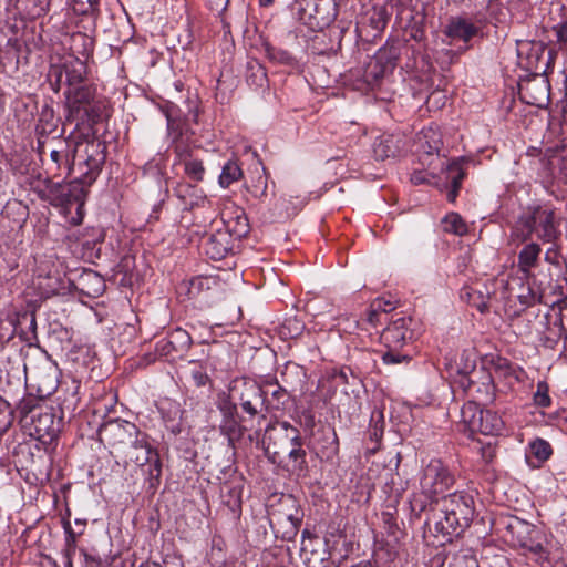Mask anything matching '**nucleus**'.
Here are the masks:
<instances>
[{
    "instance_id": "16",
    "label": "nucleus",
    "mask_w": 567,
    "mask_h": 567,
    "mask_svg": "<svg viewBox=\"0 0 567 567\" xmlns=\"http://www.w3.org/2000/svg\"><path fill=\"white\" fill-rule=\"evenodd\" d=\"M520 100L539 109L547 107L550 102V83L543 74H535L519 84Z\"/></svg>"
},
{
    "instance_id": "17",
    "label": "nucleus",
    "mask_w": 567,
    "mask_h": 567,
    "mask_svg": "<svg viewBox=\"0 0 567 567\" xmlns=\"http://www.w3.org/2000/svg\"><path fill=\"white\" fill-rule=\"evenodd\" d=\"M303 516V509L298 499L291 494H282L268 508L270 525H282L287 520L302 523Z\"/></svg>"
},
{
    "instance_id": "34",
    "label": "nucleus",
    "mask_w": 567,
    "mask_h": 567,
    "mask_svg": "<svg viewBox=\"0 0 567 567\" xmlns=\"http://www.w3.org/2000/svg\"><path fill=\"white\" fill-rule=\"evenodd\" d=\"M481 406L474 401H467L461 409V431L473 435L477 433Z\"/></svg>"
},
{
    "instance_id": "29",
    "label": "nucleus",
    "mask_w": 567,
    "mask_h": 567,
    "mask_svg": "<svg viewBox=\"0 0 567 567\" xmlns=\"http://www.w3.org/2000/svg\"><path fill=\"white\" fill-rule=\"evenodd\" d=\"M405 488L398 473H388L382 485L384 494V507L396 511Z\"/></svg>"
},
{
    "instance_id": "24",
    "label": "nucleus",
    "mask_w": 567,
    "mask_h": 567,
    "mask_svg": "<svg viewBox=\"0 0 567 567\" xmlns=\"http://www.w3.org/2000/svg\"><path fill=\"white\" fill-rule=\"evenodd\" d=\"M470 161L465 157L453 159L446 167L445 181L450 184L446 198L450 203H454L458 196L463 179L467 176V166Z\"/></svg>"
},
{
    "instance_id": "56",
    "label": "nucleus",
    "mask_w": 567,
    "mask_h": 567,
    "mask_svg": "<svg viewBox=\"0 0 567 567\" xmlns=\"http://www.w3.org/2000/svg\"><path fill=\"white\" fill-rule=\"evenodd\" d=\"M389 21V14L384 7L373 8L372 14L370 16V24L374 30H383Z\"/></svg>"
},
{
    "instance_id": "10",
    "label": "nucleus",
    "mask_w": 567,
    "mask_h": 567,
    "mask_svg": "<svg viewBox=\"0 0 567 567\" xmlns=\"http://www.w3.org/2000/svg\"><path fill=\"white\" fill-rule=\"evenodd\" d=\"M86 63L78 58H71L63 63L52 64L48 72V79L51 89L58 93L62 86L71 90L86 84Z\"/></svg>"
},
{
    "instance_id": "61",
    "label": "nucleus",
    "mask_w": 567,
    "mask_h": 567,
    "mask_svg": "<svg viewBox=\"0 0 567 567\" xmlns=\"http://www.w3.org/2000/svg\"><path fill=\"white\" fill-rule=\"evenodd\" d=\"M86 281H93L95 285L94 288L92 289V291H85L86 295L97 296L103 291L104 282H103L102 278L96 272H94V271L85 272L82 276V284H84Z\"/></svg>"
},
{
    "instance_id": "3",
    "label": "nucleus",
    "mask_w": 567,
    "mask_h": 567,
    "mask_svg": "<svg viewBox=\"0 0 567 567\" xmlns=\"http://www.w3.org/2000/svg\"><path fill=\"white\" fill-rule=\"evenodd\" d=\"M474 498L466 492L457 491L442 497L441 515L434 517V532L447 537L460 536L474 517Z\"/></svg>"
},
{
    "instance_id": "15",
    "label": "nucleus",
    "mask_w": 567,
    "mask_h": 567,
    "mask_svg": "<svg viewBox=\"0 0 567 567\" xmlns=\"http://www.w3.org/2000/svg\"><path fill=\"white\" fill-rule=\"evenodd\" d=\"M337 17L333 0H306V7L299 9V18L310 29H323Z\"/></svg>"
},
{
    "instance_id": "18",
    "label": "nucleus",
    "mask_w": 567,
    "mask_h": 567,
    "mask_svg": "<svg viewBox=\"0 0 567 567\" xmlns=\"http://www.w3.org/2000/svg\"><path fill=\"white\" fill-rule=\"evenodd\" d=\"M398 59L396 50L390 48L380 49L375 56L367 64L363 72V81L371 86L377 85L386 72L392 71Z\"/></svg>"
},
{
    "instance_id": "6",
    "label": "nucleus",
    "mask_w": 567,
    "mask_h": 567,
    "mask_svg": "<svg viewBox=\"0 0 567 567\" xmlns=\"http://www.w3.org/2000/svg\"><path fill=\"white\" fill-rule=\"evenodd\" d=\"M141 430L132 422L121 419H111L99 427L100 441L111 449V454L121 457L133 441L138 437Z\"/></svg>"
},
{
    "instance_id": "31",
    "label": "nucleus",
    "mask_w": 567,
    "mask_h": 567,
    "mask_svg": "<svg viewBox=\"0 0 567 567\" xmlns=\"http://www.w3.org/2000/svg\"><path fill=\"white\" fill-rule=\"evenodd\" d=\"M74 177L73 181L69 183H64L65 189H64V196L62 198L63 200V208H70L72 205H78V212L83 207L86 195H87V188L91 185H86L82 183L81 179L76 178V175H72Z\"/></svg>"
},
{
    "instance_id": "51",
    "label": "nucleus",
    "mask_w": 567,
    "mask_h": 567,
    "mask_svg": "<svg viewBox=\"0 0 567 567\" xmlns=\"http://www.w3.org/2000/svg\"><path fill=\"white\" fill-rule=\"evenodd\" d=\"M534 403L539 408H549L551 399L549 396V385L546 381H538L536 392L534 393Z\"/></svg>"
},
{
    "instance_id": "28",
    "label": "nucleus",
    "mask_w": 567,
    "mask_h": 567,
    "mask_svg": "<svg viewBox=\"0 0 567 567\" xmlns=\"http://www.w3.org/2000/svg\"><path fill=\"white\" fill-rule=\"evenodd\" d=\"M404 146L401 137L393 134H383L379 136L373 144L374 157L379 161L395 157Z\"/></svg>"
},
{
    "instance_id": "32",
    "label": "nucleus",
    "mask_w": 567,
    "mask_h": 567,
    "mask_svg": "<svg viewBox=\"0 0 567 567\" xmlns=\"http://www.w3.org/2000/svg\"><path fill=\"white\" fill-rule=\"evenodd\" d=\"M525 243V246L518 252V267L522 272L528 274L530 269L538 266L542 247L533 239Z\"/></svg>"
},
{
    "instance_id": "42",
    "label": "nucleus",
    "mask_w": 567,
    "mask_h": 567,
    "mask_svg": "<svg viewBox=\"0 0 567 567\" xmlns=\"http://www.w3.org/2000/svg\"><path fill=\"white\" fill-rule=\"evenodd\" d=\"M225 229L229 230L231 239L240 240L249 233L248 218L245 215H239L235 219L221 221Z\"/></svg>"
},
{
    "instance_id": "33",
    "label": "nucleus",
    "mask_w": 567,
    "mask_h": 567,
    "mask_svg": "<svg viewBox=\"0 0 567 567\" xmlns=\"http://www.w3.org/2000/svg\"><path fill=\"white\" fill-rule=\"evenodd\" d=\"M504 430V421L494 411L481 409L477 433L495 437Z\"/></svg>"
},
{
    "instance_id": "37",
    "label": "nucleus",
    "mask_w": 567,
    "mask_h": 567,
    "mask_svg": "<svg viewBox=\"0 0 567 567\" xmlns=\"http://www.w3.org/2000/svg\"><path fill=\"white\" fill-rule=\"evenodd\" d=\"M65 189L64 183L52 182L51 179H45L43 188L38 190V195L42 200L49 202L52 206L61 207L63 206V196L65 195L63 192Z\"/></svg>"
},
{
    "instance_id": "63",
    "label": "nucleus",
    "mask_w": 567,
    "mask_h": 567,
    "mask_svg": "<svg viewBox=\"0 0 567 567\" xmlns=\"http://www.w3.org/2000/svg\"><path fill=\"white\" fill-rule=\"evenodd\" d=\"M427 501L429 499L424 497L422 494H414L413 497L410 499L411 512L414 513L416 516H420L426 509L429 504Z\"/></svg>"
},
{
    "instance_id": "20",
    "label": "nucleus",
    "mask_w": 567,
    "mask_h": 567,
    "mask_svg": "<svg viewBox=\"0 0 567 567\" xmlns=\"http://www.w3.org/2000/svg\"><path fill=\"white\" fill-rule=\"evenodd\" d=\"M518 548L524 550V555L542 566L550 563V542L538 527L529 533Z\"/></svg>"
},
{
    "instance_id": "58",
    "label": "nucleus",
    "mask_w": 567,
    "mask_h": 567,
    "mask_svg": "<svg viewBox=\"0 0 567 567\" xmlns=\"http://www.w3.org/2000/svg\"><path fill=\"white\" fill-rule=\"evenodd\" d=\"M210 282H214V280L208 277L193 278L189 282L188 293L190 295V297H197L203 291L210 289Z\"/></svg>"
},
{
    "instance_id": "23",
    "label": "nucleus",
    "mask_w": 567,
    "mask_h": 567,
    "mask_svg": "<svg viewBox=\"0 0 567 567\" xmlns=\"http://www.w3.org/2000/svg\"><path fill=\"white\" fill-rule=\"evenodd\" d=\"M532 524L514 515L499 516L495 520V529L503 540L508 545H513Z\"/></svg>"
},
{
    "instance_id": "49",
    "label": "nucleus",
    "mask_w": 567,
    "mask_h": 567,
    "mask_svg": "<svg viewBox=\"0 0 567 567\" xmlns=\"http://www.w3.org/2000/svg\"><path fill=\"white\" fill-rule=\"evenodd\" d=\"M550 247L545 251V261L549 265L555 266L558 269L563 268L565 264V259L561 255V245L560 241L557 243H548Z\"/></svg>"
},
{
    "instance_id": "45",
    "label": "nucleus",
    "mask_w": 567,
    "mask_h": 567,
    "mask_svg": "<svg viewBox=\"0 0 567 567\" xmlns=\"http://www.w3.org/2000/svg\"><path fill=\"white\" fill-rule=\"evenodd\" d=\"M545 48L542 42H518L517 43V53L518 56H522L523 53H527L528 59V68L533 65L534 62H537L539 55L544 52Z\"/></svg>"
},
{
    "instance_id": "57",
    "label": "nucleus",
    "mask_w": 567,
    "mask_h": 567,
    "mask_svg": "<svg viewBox=\"0 0 567 567\" xmlns=\"http://www.w3.org/2000/svg\"><path fill=\"white\" fill-rule=\"evenodd\" d=\"M478 445H480L478 453L481 454L482 460L486 464L492 463L496 456V449H497L496 440L493 439V440H488L487 442L478 441Z\"/></svg>"
},
{
    "instance_id": "59",
    "label": "nucleus",
    "mask_w": 567,
    "mask_h": 567,
    "mask_svg": "<svg viewBox=\"0 0 567 567\" xmlns=\"http://www.w3.org/2000/svg\"><path fill=\"white\" fill-rule=\"evenodd\" d=\"M390 320L391 319H390L389 315H386L380 310L373 309L371 306L369 307V309L367 311V321L373 328H378L379 326H383V324L388 326Z\"/></svg>"
},
{
    "instance_id": "27",
    "label": "nucleus",
    "mask_w": 567,
    "mask_h": 567,
    "mask_svg": "<svg viewBox=\"0 0 567 567\" xmlns=\"http://www.w3.org/2000/svg\"><path fill=\"white\" fill-rule=\"evenodd\" d=\"M480 32V28L464 17H452L443 33L451 39H457L464 43L470 42Z\"/></svg>"
},
{
    "instance_id": "64",
    "label": "nucleus",
    "mask_w": 567,
    "mask_h": 567,
    "mask_svg": "<svg viewBox=\"0 0 567 567\" xmlns=\"http://www.w3.org/2000/svg\"><path fill=\"white\" fill-rule=\"evenodd\" d=\"M557 42L560 45H567V18L553 27Z\"/></svg>"
},
{
    "instance_id": "35",
    "label": "nucleus",
    "mask_w": 567,
    "mask_h": 567,
    "mask_svg": "<svg viewBox=\"0 0 567 567\" xmlns=\"http://www.w3.org/2000/svg\"><path fill=\"white\" fill-rule=\"evenodd\" d=\"M286 456L292 464V472L301 474L308 471V463L306 458L307 452L303 449V439L301 433L299 434V440H296V442L288 447V451L285 452V457Z\"/></svg>"
},
{
    "instance_id": "48",
    "label": "nucleus",
    "mask_w": 567,
    "mask_h": 567,
    "mask_svg": "<svg viewBox=\"0 0 567 567\" xmlns=\"http://www.w3.org/2000/svg\"><path fill=\"white\" fill-rule=\"evenodd\" d=\"M184 171L185 174L195 182H200L205 175V167L203 162L195 158H185L184 159Z\"/></svg>"
},
{
    "instance_id": "40",
    "label": "nucleus",
    "mask_w": 567,
    "mask_h": 567,
    "mask_svg": "<svg viewBox=\"0 0 567 567\" xmlns=\"http://www.w3.org/2000/svg\"><path fill=\"white\" fill-rule=\"evenodd\" d=\"M441 225L444 233L453 234L456 236H464L468 231L465 220L460 214L454 212L449 213L441 220Z\"/></svg>"
},
{
    "instance_id": "55",
    "label": "nucleus",
    "mask_w": 567,
    "mask_h": 567,
    "mask_svg": "<svg viewBox=\"0 0 567 567\" xmlns=\"http://www.w3.org/2000/svg\"><path fill=\"white\" fill-rule=\"evenodd\" d=\"M72 7L78 14H93L99 11V0H73Z\"/></svg>"
},
{
    "instance_id": "13",
    "label": "nucleus",
    "mask_w": 567,
    "mask_h": 567,
    "mask_svg": "<svg viewBox=\"0 0 567 567\" xmlns=\"http://www.w3.org/2000/svg\"><path fill=\"white\" fill-rule=\"evenodd\" d=\"M192 343L190 334L182 328H176L156 341L155 354L167 362H174L186 357Z\"/></svg>"
},
{
    "instance_id": "39",
    "label": "nucleus",
    "mask_w": 567,
    "mask_h": 567,
    "mask_svg": "<svg viewBox=\"0 0 567 567\" xmlns=\"http://www.w3.org/2000/svg\"><path fill=\"white\" fill-rule=\"evenodd\" d=\"M384 419L381 411H373L371 414V426L369 429V440L373 446L368 447L371 453H375L380 447V442L383 437Z\"/></svg>"
},
{
    "instance_id": "46",
    "label": "nucleus",
    "mask_w": 567,
    "mask_h": 567,
    "mask_svg": "<svg viewBox=\"0 0 567 567\" xmlns=\"http://www.w3.org/2000/svg\"><path fill=\"white\" fill-rule=\"evenodd\" d=\"M301 524L302 523L287 520V523H284L282 525H270V527L277 538L290 542L298 535Z\"/></svg>"
},
{
    "instance_id": "26",
    "label": "nucleus",
    "mask_w": 567,
    "mask_h": 567,
    "mask_svg": "<svg viewBox=\"0 0 567 567\" xmlns=\"http://www.w3.org/2000/svg\"><path fill=\"white\" fill-rule=\"evenodd\" d=\"M54 147L50 151V163L48 164V171L53 172L54 175L64 167L69 174V167L71 166L73 150L66 140H60L59 137L52 138Z\"/></svg>"
},
{
    "instance_id": "36",
    "label": "nucleus",
    "mask_w": 567,
    "mask_h": 567,
    "mask_svg": "<svg viewBox=\"0 0 567 567\" xmlns=\"http://www.w3.org/2000/svg\"><path fill=\"white\" fill-rule=\"evenodd\" d=\"M44 405H41V398L31 393H27L17 404L14 414L18 413L20 422L24 425L34 416V413L41 411Z\"/></svg>"
},
{
    "instance_id": "1",
    "label": "nucleus",
    "mask_w": 567,
    "mask_h": 567,
    "mask_svg": "<svg viewBox=\"0 0 567 567\" xmlns=\"http://www.w3.org/2000/svg\"><path fill=\"white\" fill-rule=\"evenodd\" d=\"M561 216L547 204H534L525 207L513 227V235L520 241L534 237L543 244L561 240Z\"/></svg>"
},
{
    "instance_id": "5",
    "label": "nucleus",
    "mask_w": 567,
    "mask_h": 567,
    "mask_svg": "<svg viewBox=\"0 0 567 567\" xmlns=\"http://www.w3.org/2000/svg\"><path fill=\"white\" fill-rule=\"evenodd\" d=\"M455 483V475L447 464L440 458H432L420 476L422 495L432 503H439L440 496L450 491Z\"/></svg>"
},
{
    "instance_id": "44",
    "label": "nucleus",
    "mask_w": 567,
    "mask_h": 567,
    "mask_svg": "<svg viewBox=\"0 0 567 567\" xmlns=\"http://www.w3.org/2000/svg\"><path fill=\"white\" fill-rule=\"evenodd\" d=\"M266 56L269 59V61L284 64V65H293L296 60L293 55L281 48L274 47L269 43L264 44Z\"/></svg>"
},
{
    "instance_id": "19",
    "label": "nucleus",
    "mask_w": 567,
    "mask_h": 567,
    "mask_svg": "<svg viewBox=\"0 0 567 567\" xmlns=\"http://www.w3.org/2000/svg\"><path fill=\"white\" fill-rule=\"evenodd\" d=\"M204 254L213 260L224 259L234 247L229 230L216 228L212 234L204 233L199 244Z\"/></svg>"
},
{
    "instance_id": "2",
    "label": "nucleus",
    "mask_w": 567,
    "mask_h": 567,
    "mask_svg": "<svg viewBox=\"0 0 567 567\" xmlns=\"http://www.w3.org/2000/svg\"><path fill=\"white\" fill-rule=\"evenodd\" d=\"M66 121L96 124L111 116L109 100L92 83L65 90Z\"/></svg>"
},
{
    "instance_id": "8",
    "label": "nucleus",
    "mask_w": 567,
    "mask_h": 567,
    "mask_svg": "<svg viewBox=\"0 0 567 567\" xmlns=\"http://www.w3.org/2000/svg\"><path fill=\"white\" fill-rule=\"evenodd\" d=\"M137 436L121 457H123L125 464L133 463L140 467L148 465L147 473L150 480L158 483L162 476L159 453L153 446L152 439L147 433L141 431Z\"/></svg>"
},
{
    "instance_id": "54",
    "label": "nucleus",
    "mask_w": 567,
    "mask_h": 567,
    "mask_svg": "<svg viewBox=\"0 0 567 567\" xmlns=\"http://www.w3.org/2000/svg\"><path fill=\"white\" fill-rule=\"evenodd\" d=\"M63 529L65 533V550L68 553L74 551L76 547L78 537L83 534V528L75 530L72 528L69 520H63Z\"/></svg>"
},
{
    "instance_id": "21",
    "label": "nucleus",
    "mask_w": 567,
    "mask_h": 567,
    "mask_svg": "<svg viewBox=\"0 0 567 567\" xmlns=\"http://www.w3.org/2000/svg\"><path fill=\"white\" fill-rule=\"evenodd\" d=\"M518 548L524 550V555L542 566L550 563V542L538 527L529 533Z\"/></svg>"
},
{
    "instance_id": "60",
    "label": "nucleus",
    "mask_w": 567,
    "mask_h": 567,
    "mask_svg": "<svg viewBox=\"0 0 567 567\" xmlns=\"http://www.w3.org/2000/svg\"><path fill=\"white\" fill-rule=\"evenodd\" d=\"M189 363L195 365L190 372L194 383L197 386H205L210 380L206 370L203 369L198 361L192 360Z\"/></svg>"
},
{
    "instance_id": "52",
    "label": "nucleus",
    "mask_w": 567,
    "mask_h": 567,
    "mask_svg": "<svg viewBox=\"0 0 567 567\" xmlns=\"http://www.w3.org/2000/svg\"><path fill=\"white\" fill-rule=\"evenodd\" d=\"M289 393L286 389L278 385L276 390L271 393V401L267 400V403L269 404V411L270 410H285L286 405L289 401Z\"/></svg>"
},
{
    "instance_id": "62",
    "label": "nucleus",
    "mask_w": 567,
    "mask_h": 567,
    "mask_svg": "<svg viewBox=\"0 0 567 567\" xmlns=\"http://www.w3.org/2000/svg\"><path fill=\"white\" fill-rule=\"evenodd\" d=\"M247 189L255 198L262 199L267 196V177L259 176L251 186L247 187Z\"/></svg>"
},
{
    "instance_id": "38",
    "label": "nucleus",
    "mask_w": 567,
    "mask_h": 567,
    "mask_svg": "<svg viewBox=\"0 0 567 567\" xmlns=\"http://www.w3.org/2000/svg\"><path fill=\"white\" fill-rule=\"evenodd\" d=\"M246 82L254 89H262L268 82L265 68L256 59H250L246 63Z\"/></svg>"
},
{
    "instance_id": "41",
    "label": "nucleus",
    "mask_w": 567,
    "mask_h": 567,
    "mask_svg": "<svg viewBox=\"0 0 567 567\" xmlns=\"http://www.w3.org/2000/svg\"><path fill=\"white\" fill-rule=\"evenodd\" d=\"M528 449L530 456H533L538 463L536 466H540V464L548 461L553 455V447L549 442L540 437L529 442Z\"/></svg>"
},
{
    "instance_id": "7",
    "label": "nucleus",
    "mask_w": 567,
    "mask_h": 567,
    "mask_svg": "<svg viewBox=\"0 0 567 567\" xmlns=\"http://www.w3.org/2000/svg\"><path fill=\"white\" fill-rule=\"evenodd\" d=\"M299 434L300 430L287 421L268 424L264 436L265 454L268 460L272 464H282L285 452L299 440Z\"/></svg>"
},
{
    "instance_id": "25",
    "label": "nucleus",
    "mask_w": 567,
    "mask_h": 567,
    "mask_svg": "<svg viewBox=\"0 0 567 567\" xmlns=\"http://www.w3.org/2000/svg\"><path fill=\"white\" fill-rule=\"evenodd\" d=\"M472 386L473 389L470 393L468 401H474L478 403V405H487L494 402L495 384L488 372L480 370Z\"/></svg>"
},
{
    "instance_id": "30",
    "label": "nucleus",
    "mask_w": 567,
    "mask_h": 567,
    "mask_svg": "<svg viewBox=\"0 0 567 567\" xmlns=\"http://www.w3.org/2000/svg\"><path fill=\"white\" fill-rule=\"evenodd\" d=\"M11 3L21 19L34 20L49 11L51 0H11Z\"/></svg>"
},
{
    "instance_id": "22",
    "label": "nucleus",
    "mask_w": 567,
    "mask_h": 567,
    "mask_svg": "<svg viewBox=\"0 0 567 567\" xmlns=\"http://www.w3.org/2000/svg\"><path fill=\"white\" fill-rule=\"evenodd\" d=\"M411 319L400 317L391 319L382 330L381 339L386 348H402L408 340L412 339L413 332L410 329Z\"/></svg>"
},
{
    "instance_id": "53",
    "label": "nucleus",
    "mask_w": 567,
    "mask_h": 567,
    "mask_svg": "<svg viewBox=\"0 0 567 567\" xmlns=\"http://www.w3.org/2000/svg\"><path fill=\"white\" fill-rule=\"evenodd\" d=\"M412 357L409 353L401 352L400 348H388L382 355V361L385 364H401L409 363Z\"/></svg>"
},
{
    "instance_id": "14",
    "label": "nucleus",
    "mask_w": 567,
    "mask_h": 567,
    "mask_svg": "<svg viewBox=\"0 0 567 567\" xmlns=\"http://www.w3.org/2000/svg\"><path fill=\"white\" fill-rule=\"evenodd\" d=\"M61 417L55 420L53 408L44 406L41 411L34 413V416L23 426L29 435L43 444H51L61 431Z\"/></svg>"
},
{
    "instance_id": "9",
    "label": "nucleus",
    "mask_w": 567,
    "mask_h": 567,
    "mask_svg": "<svg viewBox=\"0 0 567 567\" xmlns=\"http://www.w3.org/2000/svg\"><path fill=\"white\" fill-rule=\"evenodd\" d=\"M226 396L231 398L236 409L240 406L241 411L250 419L258 416L262 411L269 412L267 394L256 381H243L235 383Z\"/></svg>"
},
{
    "instance_id": "11",
    "label": "nucleus",
    "mask_w": 567,
    "mask_h": 567,
    "mask_svg": "<svg viewBox=\"0 0 567 567\" xmlns=\"http://www.w3.org/2000/svg\"><path fill=\"white\" fill-rule=\"evenodd\" d=\"M217 408L221 415L219 431L227 439L228 445L235 447L247 432L245 417L239 414L235 402L226 396L225 392L218 395Z\"/></svg>"
},
{
    "instance_id": "50",
    "label": "nucleus",
    "mask_w": 567,
    "mask_h": 567,
    "mask_svg": "<svg viewBox=\"0 0 567 567\" xmlns=\"http://www.w3.org/2000/svg\"><path fill=\"white\" fill-rule=\"evenodd\" d=\"M37 124L51 128L54 132L58 130V120L55 118L54 110L50 104L45 103L42 105Z\"/></svg>"
},
{
    "instance_id": "12",
    "label": "nucleus",
    "mask_w": 567,
    "mask_h": 567,
    "mask_svg": "<svg viewBox=\"0 0 567 567\" xmlns=\"http://www.w3.org/2000/svg\"><path fill=\"white\" fill-rule=\"evenodd\" d=\"M540 162V182L546 188L553 187L555 183L567 186V145L547 148Z\"/></svg>"
},
{
    "instance_id": "43",
    "label": "nucleus",
    "mask_w": 567,
    "mask_h": 567,
    "mask_svg": "<svg viewBox=\"0 0 567 567\" xmlns=\"http://www.w3.org/2000/svg\"><path fill=\"white\" fill-rule=\"evenodd\" d=\"M243 176V171L238 165L237 161H228L221 169L219 175V185L223 188L229 187L234 182L238 181Z\"/></svg>"
},
{
    "instance_id": "47",
    "label": "nucleus",
    "mask_w": 567,
    "mask_h": 567,
    "mask_svg": "<svg viewBox=\"0 0 567 567\" xmlns=\"http://www.w3.org/2000/svg\"><path fill=\"white\" fill-rule=\"evenodd\" d=\"M447 567H478V564L470 550H460L447 556Z\"/></svg>"
},
{
    "instance_id": "4",
    "label": "nucleus",
    "mask_w": 567,
    "mask_h": 567,
    "mask_svg": "<svg viewBox=\"0 0 567 567\" xmlns=\"http://www.w3.org/2000/svg\"><path fill=\"white\" fill-rule=\"evenodd\" d=\"M105 142L93 138L85 143H76L73 148L69 175H76L86 185H92L100 175L106 161Z\"/></svg>"
}]
</instances>
